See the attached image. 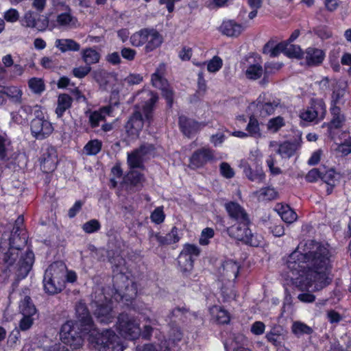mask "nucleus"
Instances as JSON below:
<instances>
[{
    "instance_id": "obj_1",
    "label": "nucleus",
    "mask_w": 351,
    "mask_h": 351,
    "mask_svg": "<svg viewBox=\"0 0 351 351\" xmlns=\"http://www.w3.org/2000/svg\"><path fill=\"white\" fill-rule=\"evenodd\" d=\"M331 253L327 245L313 240L300 243L287 261V269L292 274L291 279L305 288L313 287L319 291L328 285Z\"/></svg>"
},
{
    "instance_id": "obj_2",
    "label": "nucleus",
    "mask_w": 351,
    "mask_h": 351,
    "mask_svg": "<svg viewBox=\"0 0 351 351\" xmlns=\"http://www.w3.org/2000/svg\"><path fill=\"white\" fill-rule=\"evenodd\" d=\"M9 241L10 247L6 252L3 247V243H0V261L11 267L10 271L14 274L16 280H20L30 271L34 262V254L32 251H27L14 265L19 251L27 243L26 232H11Z\"/></svg>"
},
{
    "instance_id": "obj_3",
    "label": "nucleus",
    "mask_w": 351,
    "mask_h": 351,
    "mask_svg": "<svg viewBox=\"0 0 351 351\" xmlns=\"http://www.w3.org/2000/svg\"><path fill=\"white\" fill-rule=\"evenodd\" d=\"M73 321H67L61 327L60 336L63 343H55L47 348H43L42 351H71L66 345H70L74 349L82 346V335L88 334L91 331L85 332L82 327Z\"/></svg>"
},
{
    "instance_id": "obj_4",
    "label": "nucleus",
    "mask_w": 351,
    "mask_h": 351,
    "mask_svg": "<svg viewBox=\"0 0 351 351\" xmlns=\"http://www.w3.org/2000/svg\"><path fill=\"white\" fill-rule=\"evenodd\" d=\"M66 266L62 262H54L45 270L43 288L46 293L55 295L65 287Z\"/></svg>"
},
{
    "instance_id": "obj_5",
    "label": "nucleus",
    "mask_w": 351,
    "mask_h": 351,
    "mask_svg": "<svg viewBox=\"0 0 351 351\" xmlns=\"http://www.w3.org/2000/svg\"><path fill=\"white\" fill-rule=\"evenodd\" d=\"M90 341L99 351H123L119 337L111 329L98 332L95 328L90 332Z\"/></svg>"
},
{
    "instance_id": "obj_6",
    "label": "nucleus",
    "mask_w": 351,
    "mask_h": 351,
    "mask_svg": "<svg viewBox=\"0 0 351 351\" xmlns=\"http://www.w3.org/2000/svg\"><path fill=\"white\" fill-rule=\"evenodd\" d=\"M250 220L236 222L227 228L228 235L238 241L253 247H258L263 243V237L257 234H253L249 228Z\"/></svg>"
},
{
    "instance_id": "obj_7",
    "label": "nucleus",
    "mask_w": 351,
    "mask_h": 351,
    "mask_svg": "<svg viewBox=\"0 0 351 351\" xmlns=\"http://www.w3.org/2000/svg\"><path fill=\"white\" fill-rule=\"evenodd\" d=\"M117 328L119 334L125 339L134 340L140 337L139 322L128 314L121 313L119 315Z\"/></svg>"
},
{
    "instance_id": "obj_8",
    "label": "nucleus",
    "mask_w": 351,
    "mask_h": 351,
    "mask_svg": "<svg viewBox=\"0 0 351 351\" xmlns=\"http://www.w3.org/2000/svg\"><path fill=\"white\" fill-rule=\"evenodd\" d=\"M34 111L35 118L31 121L30 130L32 135L37 140H43L48 138L53 131L51 123L44 118L43 114L40 110V107Z\"/></svg>"
},
{
    "instance_id": "obj_9",
    "label": "nucleus",
    "mask_w": 351,
    "mask_h": 351,
    "mask_svg": "<svg viewBox=\"0 0 351 351\" xmlns=\"http://www.w3.org/2000/svg\"><path fill=\"white\" fill-rule=\"evenodd\" d=\"M136 97L141 100V104L138 106H136V108H142L145 119L150 123L153 117L154 106L158 99V95L149 90H143L137 93Z\"/></svg>"
},
{
    "instance_id": "obj_10",
    "label": "nucleus",
    "mask_w": 351,
    "mask_h": 351,
    "mask_svg": "<svg viewBox=\"0 0 351 351\" xmlns=\"http://www.w3.org/2000/svg\"><path fill=\"white\" fill-rule=\"evenodd\" d=\"M326 112V106L322 100H313L307 110L301 113L300 118L307 121H319L324 118Z\"/></svg>"
},
{
    "instance_id": "obj_11",
    "label": "nucleus",
    "mask_w": 351,
    "mask_h": 351,
    "mask_svg": "<svg viewBox=\"0 0 351 351\" xmlns=\"http://www.w3.org/2000/svg\"><path fill=\"white\" fill-rule=\"evenodd\" d=\"M215 151L204 147L195 151L190 158V166L193 169L199 168L215 160Z\"/></svg>"
},
{
    "instance_id": "obj_12",
    "label": "nucleus",
    "mask_w": 351,
    "mask_h": 351,
    "mask_svg": "<svg viewBox=\"0 0 351 351\" xmlns=\"http://www.w3.org/2000/svg\"><path fill=\"white\" fill-rule=\"evenodd\" d=\"M76 323L79 324L85 332L92 331L94 328L93 319L86 304L79 302L75 304Z\"/></svg>"
},
{
    "instance_id": "obj_13",
    "label": "nucleus",
    "mask_w": 351,
    "mask_h": 351,
    "mask_svg": "<svg viewBox=\"0 0 351 351\" xmlns=\"http://www.w3.org/2000/svg\"><path fill=\"white\" fill-rule=\"evenodd\" d=\"M92 307L95 308L93 314L101 324H109L112 322L115 317L112 306L109 304H99L97 302L92 303Z\"/></svg>"
},
{
    "instance_id": "obj_14",
    "label": "nucleus",
    "mask_w": 351,
    "mask_h": 351,
    "mask_svg": "<svg viewBox=\"0 0 351 351\" xmlns=\"http://www.w3.org/2000/svg\"><path fill=\"white\" fill-rule=\"evenodd\" d=\"M224 208L230 219L235 222L245 221L249 219V215L243 206L233 201L224 204Z\"/></svg>"
},
{
    "instance_id": "obj_15",
    "label": "nucleus",
    "mask_w": 351,
    "mask_h": 351,
    "mask_svg": "<svg viewBox=\"0 0 351 351\" xmlns=\"http://www.w3.org/2000/svg\"><path fill=\"white\" fill-rule=\"evenodd\" d=\"M179 126L182 133L190 138L193 134L204 128L205 124L188 119L185 116H180L179 117Z\"/></svg>"
},
{
    "instance_id": "obj_16",
    "label": "nucleus",
    "mask_w": 351,
    "mask_h": 351,
    "mask_svg": "<svg viewBox=\"0 0 351 351\" xmlns=\"http://www.w3.org/2000/svg\"><path fill=\"white\" fill-rule=\"evenodd\" d=\"M58 164V156L56 150L51 147L43 153L41 158V168L43 171L49 173L56 168Z\"/></svg>"
},
{
    "instance_id": "obj_17",
    "label": "nucleus",
    "mask_w": 351,
    "mask_h": 351,
    "mask_svg": "<svg viewBox=\"0 0 351 351\" xmlns=\"http://www.w3.org/2000/svg\"><path fill=\"white\" fill-rule=\"evenodd\" d=\"M239 167L243 169L245 176L252 182H262L265 175L261 167H256L255 169H252L246 160H241Z\"/></svg>"
},
{
    "instance_id": "obj_18",
    "label": "nucleus",
    "mask_w": 351,
    "mask_h": 351,
    "mask_svg": "<svg viewBox=\"0 0 351 351\" xmlns=\"http://www.w3.org/2000/svg\"><path fill=\"white\" fill-rule=\"evenodd\" d=\"M21 24L26 27H36L38 31L43 32L45 31L49 25V19L45 17L41 21V23L37 25L34 12L29 10L24 14L21 20Z\"/></svg>"
},
{
    "instance_id": "obj_19",
    "label": "nucleus",
    "mask_w": 351,
    "mask_h": 351,
    "mask_svg": "<svg viewBox=\"0 0 351 351\" xmlns=\"http://www.w3.org/2000/svg\"><path fill=\"white\" fill-rule=\"evenodd\" d=\"M143 127V119L141 113L136 110L130 117L125 124V130L129 135H137Z\"/></svg>"
},
{
    "instance_id": "obj_20",
    "label": "nucleus",
    "mask_w": 351,
    "mask_h": 351,
    "mask_svg": "<svg viewBox=\"0 0 351 351\" xmlns=\"http://www.w3.org/2000/svg\"><path fill=\"white\" fill-rule=\"evenodd\" d=\"M240 265L236 261L228 260L223 263L219 269L221 274L228 280L234 281L239 272Z\"/></svg>"
},
{
    "instance_id": "obj_21",
    "label": "nucleus",
    "mask_w": 351,
    "mask_h": 351,
    "mask_svg": "<svg viewBox=\"0 0 351 351\" xmlns=\"http://www.w3.org/2000/svg\"><path fill=\"white\" fill-rule=\"evenodd\" d=\"M304 56L308 66H317L323 62L325 53L322 49L308 47L304 53Z\"/></svg>"
},
{
    "instance_id": "obj_22",
    "label": "nucleus",
    "mask_w": 351,
    "mask_h": 351,
    "mask_svg": "<svg viewBox=\"0 0 351 351\" xmlns=\"http://www.w3.org/2000/svg\"><path fill=\"white\" fill-rule=\"evenodd\" d=\"M152 82L154 86L162 90V94L167 101L169 106L173 103V91L165 87L167 82L158 73H155L152 76Z\"/></svg>"
},
{
    "instance_id": "obj_23",
    "label": "nucleus",
    "mask_w": 351,
    "mask_h": 351,
    "mask_svg": "<svg viewBox=\"0 0 351 351\" xmlns=\"http://www.w3.org/2000/svg\"><path fill=\"white\" fill-rule=\"evenodd\" d=\"M285 332V330L281 326L276 325L266 334L265 338L274 346L279 347L284 340Z\"/></svg>"
},
{
    "instance_id": "obj_24",
    "label": "nucleus",
    "mask_w": 351,
    "mask_h": 351,
    "mask_svg": "<svg viewBox=\"0 0 351 351\" xmlns=\"http://www.w3.org/2000/svg\"><path fill=\"white\" fill-rule=\"evenodd\" d=\"M212 320L219 324H226L230 322V313L220 306L214 305L210 308Z\"/></svg>"
},
{
    "instance_id": "obj_25",
    "label": "nucleus",
    "mask_w": 351,
    "mask_h": 351,
    "mask_svg": "<svg viewBox=\"0 0 351 351\" xmlns=\"http://www.w3.org/2000/svg\"><path fill=\"white\" fill-rule=\"evenodd\" d=\"M148 32V38L145 47L146 52H150L159 47L163 41L162 36L156 29L149 28Z\"/></svg>"
},
{
    "instance_id": "obj_26",
    "label": "nucleus",
    "mask_w": 351,
    "mask_h": 351,
    "mask_svg": "<svg viewBox=\"0 0 351 351\" xmlns=\"http://www.w3.org/2000/svg\"><path fill=\"white\" fill-rule=\"evenodd\" d=\"M219 30L223 34L228 36H238L242 32L243 28L234 21L229 20L223 22Z\"/></svg>"
},
{
    "instance_id": "obj_27",
    "label": "nucleus",
    "mask_w": 351,
    "mask_h": 351,
    "mask_svg": "<svg viewBox=\"0 0 351 351\" xmlns=\"http://www.w3.org/2000/svg\"><path fill=\"white\" fill-rule=\"evenodd\" d=\"M55 46L62 53L66 51H78L80 49V45L73 39H57L55 42Z\"/></svg>"
},
{
    "instance_id": "obj_28",
    "label": "nucleus",
    "mask_w": 351,
    "mask_h": 351,
    "mask_svg": "<svg viewBox=\"0 0 351 351\" xmlns=\"http://www.w3.org/2000/svg\"><path fill=\"white\" fill-rule=\"evenodd\" d=\"M145 324L143 326V329H141L140 336L145 340H150L153 333H155L156 336H158L159 331L154 328V326L158 324V322L156 319H152L149 317L145 319Z\"/></svg>"
},
{
    "instance_id": "obj_29",
    "label": "nucleus",
    "mask_w": 351,
    "mask_h": 351,
    "mask_svg": "<svg viewBox=\"0 0 351 351\" xmlns=\"http://www.w3.org/2000/svg\"><path fill=\"white\" fill-rule=\"evenodd\" d=\"M72 101L71 97L67 94H60L58 96L57 108L56 109V114L58 117H62L65 111L71 107Z\"/></svg>"
},
{
    "instance_id": "obj_30",
    "label": "nucleus",
    "mask_w": 351,
    "mask_h": 351,
    "mask_svg": "<svg viewBox=\"0 0 351 351\" xmlns=\"http://www.w3.org/2000/svg\"><path fill=\"white\" fill-rule=\"evenodd\" d=\"M298 149V143L285 141L279 145L276 152L280 154L282 158H289L293 156Z\"/></svg>"
},
{
    "instance_id": "obj_31",
    "label": "nucleus",
    "mask_w": 351,
    "mask_h": 351,
    "mask_svg": "<svg viewBox=\"0 0 351 351\" xmlns=\"http://www.w3.org/2000/svg\"><path fill=\"white\" fill-rule=\"evenodd\" d=\"M81 54L83 61L88 66L98 63L101 57L99 53L91 47L83 49Z\"/></svg>"
},
{
    "instance_id": "obj_32",
    "label": "nucleus",
    "mask_w": 351,
    "mask_h": 351,
    "mask_svg": "<svg viewBox=\"0 0 351 351\" xmlns=\"http://www.w3.org/2000/svg\"><path fill=\"white\" fill-rule=\"evenodd\" d=\"M277 106V104L263 102L261 97L256 99V108L259 111L260 116L263 117L273 114Z\"/></svg>"
},
{
    "instance_id": "obj_33",
    "label": "nucleus",
    "mask_w": 351,
    "mask_h": 351,
    "mask_svg": "<svg viewBox=\"0 0 351 351\" xmlns=\"http://www.w3.org/2000/svg\"><path fill=\"white\" fill-rule=\"evenodd\" d=\"M149 28H143L134 33L130 38V44L134 47H141L146 43Z\"/></svg>"
},
{
    "instance_id": "obj_34",
    "label": "nucleus",
    "mask_w": 351,
    "mask_h": 351,
    "mask_svg": "<svg viewBox=\"0 0 351 351\" xmlns=\"http://www.w3.org/2000/svg\"><path fill=\"white\" fill-rule=\"evenodd\" d=\"M5 97L16 104H21L22 99V90L16 86H2Z\"/></svg>"
},
{
    "instance_id": "obj_35",
    "label": "nucleus",
    "mask_w": 351,
    "mask_h": 351,
    "mask_svg": "<svg viewBox=\"0 0 351 351\" xmlns=\"http://www.w3.org/2000/svg\"><path fill=\"white\" fill-rule=\"evenodd\" d=\"M277 210L281 219L287 223H291L297 219V214L287 205L280 206Z\"/></svg>"
},
{
    "instance_id": "obj_36",
    "label": "nucleus",
    "mask_w": 351,
    "mask_h": 351,
    "mask_svg": "<svg viewBox=\"0 0 351 351\" xmlns=\"http://www.w3.org/2000/svg\"><path fill=\"white\" fill-rule=\"evenodd\" d=\"M56 21L60 26L67 27L74 25L77 19L71 15L70 8L66 6V12L58 14Z\"/></svg>"
},
{
    "instance_id": "obj_37",
    "label": "nucleus",
    "mask_w": 351,
    "mask_h": 351,
    "mask_svg": "<svg viewBox=\"0 0 351 351\" xmlns=\"http://www.w3.org/2000/svg\"><path fill=\"white\" fill-rule=\"evenodd\" d=\"M291 331L297 337H300L304 335L312 334L313 330L306 324L300 321H295L291 326Z\"/></svg>"
},
{
    "instance_id": "obj_38",
    "label": "nucleus",
    "mask_w": 351,
    "mask_h": 351,
    "mask_svg": "<svg viewBox=\"0 0 351 351\" xmlns=\"http://www.w3.org/2000/svg\"><path fill=\"white\" fill-rule=\"evenodd\" d=\"M20 313L22 315H34L36 313L35 306L32 302L30 297L25 296L19 304Z\"/></svg>"
},
{
    "instance_id": "obj_39",
    "label": "nucleus",
    "mask_w": 351,
    "mask_h": 351,
    "mask_svg": "<svg viewBox=\"0 0 351 351\" xmlns=\"http://www.w3.org/2000/svg\"><path fill=\"white\" fill-rule=\"evenodd\" d=\"M11 141L5 133L0 134V160L5 161L8 159V153Z\"/></svg>"
},
{
    "instance_id": "obj_40",
    "label": "nucleus",
    "mask_w": 351,
    "mask_h": 351,
    "mask_svg": "<svg viewBox=\"0 0 351 351\" xmlns=\"http://www.w3.org/2000/svg\"><path fill=\"white\" fill-rule=\"evenodd\" d=\"M194 259L184 253L180 252L178 258V263L180 270L183 272H189L193 268Z\"/></svg>"
},
{
    "instance_id": "obj_41",
    "label": "nucleus",
    "mask_w": 351,
    "mask_h": 351,
    "mask_svg": "<svg viewBox=\"0 0 351 351\" xmlns=\"http://www.w3.org/2000/svg\"><path fill=\"white\" fill-rule=\"evenodd\" d=\"M118 263H114L113 261H111V263L114 264L113 268V281L114 285L117 284V280L121 278L122 280H126V276L123 274V266L125 263V261L121 257L117 258Z\"/></svg>"
},
{
    "instance_id": "obj_42",
    "label": "nucleus",
    "mask_w": 351,
    "mask_h": 351,
    "mask_svg": "<svg viewBox=\"0 0 351 351\" xmlns=\"http://www.w3.org/2000/svg\"><path fill=\"white\" fill-rule=\"evenodd\" d=\"M144 159L137 149H135L128 154V163L131 168H141Z\"/></svg>"
},
{
    "instance_id": "obj_43",
    "label": "nucleus",
    "mask_w": 351,
    "mask_h": 351,
    "mask_svg": "<svg viewBox=\"0 0 351 351\" xmlns=\"http://www.w3.org/2000/svg\"><path fill=\"white\" fill-rule=\"evenodd\" d=\"M285 54L289 58H300L304 53L300 46L285 42Z\"/></svg>"
},
{
    "instance_id": "obj_44",
    "label": "nucleus",
    "mask_w": 351,
    "mask_h": 351,
    "mask_svg": "<svg viewBox=\"0 0 351 351\" xmlns=\"http://www.w3.org/2000/svg\"><path fill=\"white\" fill-rule=\"evenodd\" d=\"M246 130L249 136L254 138H260L261 136L258 121L254 116L250 117Z\"/></svg>"
},
{
    "instance_id": "obj_45",
    "label": "nucleus",
    "mask_w": 351,
    "mask_h": 351,
    "mask_svg": "<svg viewBox=\"0 0 351 351\" xmlns=\"http://www.w3.org/2000/svg\"><path fill=\"white\" fill-rule=\"evenodd\" d=\"M143 180V175L137 171H131L127 176V180L130 184V190H132V187L141 188Z\"/></svg>"
},
{
    "instance_id": "obj_46",
    "label": "nucleus",
    "mask_w": 351,
    "mask_h": 351,
    "mask_svg": "<svg viewBox=\"0 0 351 351\" xmlns=\"http://www.w3.org/2000/svg\"><path fill=\"white\" fill-rule=\"evenodd\" d=\"M263 73V67L258 64L250 65L245 71V75L250 80L260 78Z\"/></svg>"
},
{
    "instance_id": "obj_47",
    "label": "nucleus",
    "mask_w": 351,
    "mask_h": 351,
    "mask_svg": "<svg viewBox=\"0 0 351 351\" xmlns=\"http://www.w3.org/2000/svg\"><path fill=\"white\" fill-rule=\"evenodd\" d=\"M93 79L101 86L106 85L108 83V79L110 73L104 69H99L92 72Z\"/></svg>"
},
{
    "instance_id": "obj_48",
    "label": "nucleus",
    "mask_w": 351,
    "mask_h": 351,
    "mask_svg": "<svg viewBox=\"0 0 351 351\" xmlns=\"http://www.w3.org/2000/svg\"><path fill=\"white\" fill-rule=\"evenodd\" d=\"M101 145V141L91 140L84 146V150L87 155H96L100 152Z\"/></svg>"
},
{
    "instance_id": "obj_49",
    "label": "nucleus",
    "mask_w": 351,
    "mask_h": 351,
    "mask_svg": "<svg viewBox=\"0 0 351 351\" xmlns=\"http://www.w3.org/2000/svg\"><path fill=\"white\" fill-rule=\"evenodd\" d=\"M162 245H168L176 243L180 241V236L178 234V229L173 227L171 232L165 236H162Z\"/></svg>"
},
{
    "instance_id": "obj_50",
    "label": "nucleus",
    "mask_w": 351,
    "mask_h": 351,
    "mask_svg": "<svg viewBox=\"0 0 351 351\" xmlns=\"http://www.w3.org/2000/svg\"><path fill=\"white\" fill-rule=\"evenodd\" d=\"M285 124L284 119L278 116L271 119L267 123V128L269 131L275 133L283 127Z\"/></svg>"
},
{
    "instance_id": "obj_51",
    "label": "nucleus",
    "mask_w": 351,
    "mask_h": 351,
    "mask_svg": "<svg viewBox=\"0 0 351 351\" xmlns=\"http://www.w3.org/2000/svg\"><path fill=\"white\" fill-rule=\"evenodd\" d=\"M29 88L36 94H40L45 90V84L43 81L39 78H32L28 82Z\"/></svg>"
},
{
    "instance_id": "obj_52",
    "label": "nucleus",
    "mask_w": 351,
    "mask_h": 351,
    "mask_svg": "<svg viewBox=\"0 0 351 351\" xmlns=\"http://www.w3.org/2000/svg\"><path fill=\"white\" fill-rule=\"evenodd\" d=\"M105 119L103 110L91 112L88 114V121L92 128L99 126V123Z\"/></svg>"
},
{
    "instance_id": "obj_53",
    "label": "nucleus",
    "mask_w": 351,
    "mask_h": 351,
    "mask_svg": "<svg viewBox=\"0 0 351 351\" xmlns=\"http://www.w3.org/2000/svg\"><path fill=\"white\" fill-rule=\"evenodd\" d=\"M101 228L100 223L97 219H91L82 226L83 230L88 234L98 231Z\"/></svg>"
},
{
    "instance_id": "obj_54",
    "label": "nucleus",
    "mask_w": 351,
    "mask_h": 351,
    "mask_svg": "<svg viewBox=\"0 0 351 351\" xmlns=\"http://www.w3.org/2000/svg\"><path fill=\"white\" fill-rule=\"evenodd\" d=\"M277 192L274 188L265 187L259 191V197L263 200H272L277 197Z\"/></svg>"
},
{
    "instance_id": "obj_55",
    "label": "nucleus",
    "mask_w": 351,
    "mask_h": 351,
    "mask_svg": "<svg viewBox=\"0 0 351 351\" xmlns=\"http://www.w3.org/2000/svg\"><path fill=\"white\" fill-rule=\"evenodd\" d=\"M321 180L330 186H334L336 184V176L333 169H329L325 172L322 171Z\"/></svg>"
},
{
    "instance_id": "obj_56",
    "label": "nucleus",
    "mask_w": 351,
    "mask_h": 351,
    "mask_svg": "<svg viewBox=\"0 0 351 351\" xmlns=\"http://www.w3.org/2000/svg\"><path fill=\"white\" fill-rule=\"evenodd\" d=\"M223 65L222 60L219 56H214L207 64V69L210 73L218 71Z\"/></svg>"
},
{
    "instance_id": "obj_57",
    "label": "nucleus",
    "mask_w": 351,
    "mask_h": 351,
    "mask_svg": "<svg viewBox=\"0 0 351 351\" xmlns=\"http://www.w3.org/2000/svg\"><path fill=\"white\" fill-rule=\"evenodd\" d=\"M181 252L186 254L189 256H191V258L194 259L195 258L199 256L200 254V250L197 246L195 245L186 244L184 245Z\"/></svg>"
},
{
    "instance_id": "obj_58",
    "label": "nucleus",
    "mask_w": 351,
    "mask_h": 351,
    "mask_svg": "<svg viewBox=\"0 0 351 351\" xmlns=\"http://www.w3.org/2000/svg\"><path fill=\"white\" fill-rule=\"evenodd\" d=\"M91 71L90 66L86 64L85 66H80L75 67L73 71V75L77 78H84Z\"/></svg>"
},
{
    "instance_id": "obj_59",
    "label": "nucleus",
    "mask_w": 351,
    "mask_h": 351,
    "mask_svg": "<svg viewBox=\"0 0 351 351\" xmlns=\"http://www.w3.org/2000/svg\"><path fill=\"white\" fill-rule=\"evenodd\" d=\"M150 218L152 221L157 224H160L164 221L165 215L163 212L162 206L157 207L151 214Z\"/></svg>"
},
{
    "instance_id": "obj_60",
    "label": "nucleus",
    "mask_w": 351,
    "mask_h": 351,
    "mask_svg": "<svg viewBox=\"0 0 351 351\" xmlns=\"http://www.w3.org/2000/svg\"><path fill=\"white\" fill-rule=\"evenodd\" d=\"M19 12L14 8H10L3 14V20L9 23H15L19 19Z\"/></svg>"
},
{
    "instance_id": "obj_61",
    "label": "nucleus",
    "mask_w": 351,
    "mask_h": 351,
    "mask_svg": "<svg viewBox=\"0 0 351 351\" xmlns=\"http://www.w3.org/2000/svg\"><path fill=\"white\" fill-rule=\"evenodd\" d=\"M137 151L143 156L144 158L152 155L155 151V147L152 144L145 143L143 144Z\"/></svg>"
},
{
    "instance_id": "obj_62",
    "label": "nucleus",
    "mask_w": 351,
    "mask_h": 351,
    "mask_svg": "<svg viewBox=\"0 0 351 351\" xmlns=\"http://www.w3.org/2000/svg\"><path fill=\"white\" fill-rule=\"evenodd\" d=\"M23 317L19 322V328L21 330H27L31 328L34 322V315H22Z\"/></svg>"
},
{
    "instance_id": "obj_63",
    "label": "nucleus",
    "mask_w": 351,
    "mask_h": 351,
    "mask_svg": "<svg viewBox=\"0 0 351 351\" xmlns=\"http://www.w3.org/2000/svg\"><path fill=\"white\" fill-rule=\"evenodd\" d=\"M221 174L226 178H232L234 176V171L227 162H223L220 165Z\"/></svg>"
},
{
    "instance_id": "obj_64",
    "label": "nucleus",
    "mask_w": 351,
    "mask_h": 351,
    "mask_svg": "<svg viewBox=\"0 0 351 351\" xmlns=\"http://www.w3.org/2000/svg\"><path fill=\"white\" fill-rule=\"evenodd\" d=\"M265 330V325L263 322L256 321L251 326V332L255 335H263Z\"/></svg>"
}]
</instances>
